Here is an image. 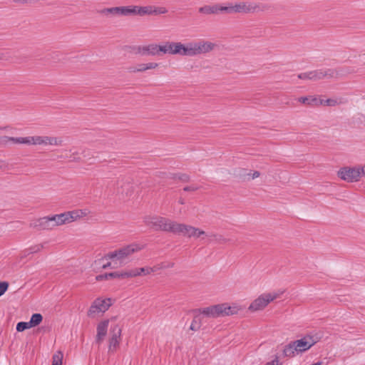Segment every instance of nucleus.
Listing matches in <instances>:
<instances>
[{
  "label": "nucleus",
  "instance_id": "obj_1",
  "mask_svg": "<svg viewBox=\"0 0 365 365\" xmlns=\"http://www.w3.org/2000/svg\"><path fill=\"white\" fill-rule=\"evenodd\" d=\"M217 47L215 43L204 39L190 41L185 44L181 42L165 41L160 44L159 51L160 56L170 54L192 57L210 53Z\"/></svg>",
  "mask_w": 365,
  "mask_h": 365
},
{
  "label": "nucleus",
  "instance_id": "obj_2",
  "mask_svg": "<svg viewBox=\"0 0 365 365\" xmlns=\"http://www.w3.org/2000/svg\"><path fill=\"white\" fill-rule=\"evenodd\" d=\"M63 140L61 137L49 135H29L25 137H0V143L6 145L9 143L16 145H26L28 146L51 145L62 146Z\"/></svg>",
  "mask_w": 365,
  "mask_h": 365
},
{
  "label": "nucleus",
  "instance_id": "obj_3",
  "mask_svg": "<svg viewBox=\"0 0 365 365\" xmlns=\"http://www.w3.org/2000/svg\"><path fill=\"white\" fill-rule=\"evenodd\" d=\"M240 310L241 307L237 304L222 303L199 309L196 312L208 318H218L237 314Z\"/></svg>",
  "mask_w": 365,
  "mask_h": 365
},
{
  "label": "nucleus",
  "instance_id": "obj_4",
  "mask_svg": "<svg viewBox=\"0 0 365 365\" xmlns=\"http://www.w3.org/2000/svg\"><path fill=\"white\" fill-rule=\"evenodd\" d=\"M317 343L312 336H305L304 337L291 341L283 349V355L285 357H294L296 354L304 352L309 350Z\"/></svg>",
  "mask_w": 365,
  "mask_h": 365
},
{
  "label": "nucleus",
  "instance_id": "obj_5",
  "mask_svg": "<svg viewBox=\"0 0 365 365\" xmlns=\"http://www.w3.org/2000/svg\"><path fill=\"white\" fill-rule=\"evenodd\" d=\"M143 222L148 227L156 231L170 232L173 234L178 223L168 218L157 215H147L143 218Z\"/></svg>",
  "mask_w": 365,
  "mask_h": 365
},
{
  "label": "nucleus",
  "instance_id": "obj_6",
  "mask_svg": "<svg viewBox=\"0 0 365 365\" xmlns=\"http://www.w3.org/2000/svg\"><path fill=\"white\" fill-rule=\"evenodd\" d=\"M143 248V245L133 243L108 253L105 258L118 262L120 264H124L128 258L134 253L140 251Z\"/></svg>",
  "mask_w": 365,
  "mask_h": 365
},
{
  "label": "nucleus",
  "instance_id": "obj_7",
  "mask_svg": "<svg viewBox=\"0 0 365 365\" xmlns=\"http://www.w3.org/2000/svg\"><path fill=\"white\" fill-rule=\"evenodd\" d=\"M283 292H264L252 302L248 307L250 312H257L264 309L269 303L279 298Z\"/></svg>",
  "mask_w": 365,
  "mask_h": 365
},
{
  "label": "nucleus",
  "instance_id": "obj_8",
  "mask_svg": "<svg viewBox=\"0 0 365 365\" xmlns=\"http://www.w3.org/2000/svg\"><path fill=\"white\" fill-rule=\"evenodd\" d=\"M175 231L174 234L182 235L189 238L201 239L205 240L207 234L205 233L202 230L193 227L192 225L177 223Z\"/></svg>",
  "mask_w": 365,
  "mask_h": 365
},
{
  "label": "nucleus",
  "instance_id": "obj_9",
  "mask_svg": "<svg viewBox=\"0 0 365 365\" xmlns=\"http://www.w3.org/2000/svg\"><path fill=\"white\" fill-rule=\"evenodd\" d=\"M112 305V299L110 298H97L96 299L88 311L89 317H94L100 313H104Z\"/></svg>",
  "mask_w": 365,
  "mask_h": 365
},
{
  "label": "nucleus",
  "instance_id": "obj_10",
  "mask_svg": "<svg viewBox=\"0 0 365 365\" xmlns=\"http://www.w3.org/2000/svg\"><path fill=\"white\" fill-rule=\"evenodd\" d=\"M337 176L347 182H358L361 178L360 167H343L338 170Z\"/></svg>",
  "mask_w": 365,
  "mask_h": 365
},
{
  "label": "nucleus",
  "instance_id": "obj_11",
  "mask_svg": "<svg viewBox=\"0 0 365 365\" xmlns=\"http://www.w3.org/2000/svg\"><path fill=\"white\" fill-rule=\"evenodd\" d=\"M51 229L53 230L58 226H61L65 224L71 223L75 221V219L78 217L76 212H63L58 215L48 216Z\"/></svg>",
  "mask_w": 365,
  "mask_h": 365
},
{
  "label": "nucleus",
  "instance_id": "obj_12",
  "mask_svg": "<svg viewBox=\"0 0 365 365\" xmlns=\"http://www.w3.org/2000/svg\"><path fill=\"white\" fill-rule=\"evenodd\" d=\"M310 81H319L324 78H338L342 76L343 73L341 70L338 71L331 68L327 69H318L310 71Z\"/></svg>",
  "mask_w": 365,
  "mask_h": 365
},
{
  "label": "nucleus",
  "instance_id": "obj_13",
  "mask_svg": "<svg viewBox=\"0 0 365 365\" xmlns=\"http://www.w3.org/2000/svg\"><path fill=\"white\" fill-rule=\"evenodd\" d=\"M122 329L119 325H114L110 330V336L109 339L108 351L114 352L119 346L121 340Z\"/></svg>",
  "mask_w": 365,
  "mask_h": 365
},
{
  "label": "nucleus",
  "instance_id": "obj_14",
  "mask_svg": "<svg viewBox=\"0 0 365 365\" xmlns=\"http://www.w3.org/2000/svg\"><path fill=\"white\" fill-rule=\"evenodd\" d=\"M99 13L109 17L130 16L128 6L104 8Z\"/></svg>",
  "mask_w": 365,
  "mask_h": 365
},
{
  "label": "nucleus",
  "instance_id": "obj_15",
  "mask_svg": "<svg viewBox=\"0 0 365 365\" xmlns=\"http://www.w3.org/2000/svg\"><path fill=\"white\" fill-rule=\"evenodd\" d=\"M160 45L151 43L140 46L136 48V53L141 56H160Z\"/></svg>",
  "mask_w": 365,
  "mask_h": 365
},
{
  "label": "nucleus",
  "instance_id": "obj_16",
  "mask_svg": "<svg viewBox=\"0 0 365 365\" xmlns=\"http://www.w3.org/2000/svg\"><path fill=\"white\" fill-rule=\"evenodd\" d=\"M30 227L36 229L38 230H51V222L49 217H43L31 222Z\"/></svg>",
  "mask_w": 365,
  "mask_h": 365
},
{
  "label": "nucleus",
  "instance_id": "obj_17",
  "mask_svg": "<svg viewBox=\"0 0 365 365\" xmlns=\"http://www.w3.org/2000/svg\"><path fill=\"white\" fill-rule=\"evenodd\" d=\"M256 4L248 2H240L233 5V13H250L254 12L257 9Z\"/></svg>",
  "mask_w": 365,
  "mask_h": 365
},
{
  "label": "nucleus",
  "instance_id": "obj_18",
  "mask_svg": "<svg viewBox=\"0 0 365 365\" xmlns=\"http://www.w3.org/2000/svg\"><path fill=\"white\" fill-rule=\"evenodd\" d=\"M129 15L131 16H144L146 14H153V6H128Z\"/></svg>",
  "mask_w": 365,
  "mask_h": 365
},
{
  "label": "nucleus",
  "instance_id": "obj_19",
  "mask_svg": "<svg viewBox=\"0 0 365 365\" xmlns=\"http://www.w3.org/2000/svg\"><path fill=\"white\" fill-rule=\"evenodd\" d=\"M108 323V320H104L98 324L97 327L96 336V340L98 342H101L106 335Z\"/></svg>",
  "mask_w": 365,
  "mask_h": 365
},
{
  "label": "nucleus",
  "instance_id": "obj_20",
  "mask_svg": "<svg viewBox=\"0 0 365 365\" xmlns=\"http://www.w3.org/2000/svg\"><path fill=\"white\" fill-rule=\"evenodd\" d=\"M298 102L308 106H319V100L314 96H305L298 98Z\"/></svg>",
  "mask_w": 365,
  "mask_h": 365
},
{
  "label": "nucleus",
  "instance_id": "obj_21",
  "mask_svg": "<svg viewBox=\"0 0 365 365\" xmlns=\"http://www.w3.org/2000/svg\"><path fill=\"white\" fill-rule=\"evenodd\" d=\"M202 314H200L199 313L195 314L194 316V318L191 322V324H190V329L192 330V331H198L201 328V326L202 324Z\"/></svg>",
  "mask_w": 365,
  "mask_h": 365
},
{
  "label": "nucleus",
  "instance_id": "obj_22",
  "mask_svg": "<svg viewBox=\"0 0 365 365\" xmlns=\"http://www.w3.org/2000/svg\"><path fill=\"white\" fill-rule=\"evenodd\" d=\"M199 12L205 14H218V4L200 7Z\"/></svg>",
  "mask_w": 365,
  "mask_h": 365
},
{
  "label": "nucleus",
  "instance_id": "obj_23",
  "mask_svg": "<svg viewBox=\"0 0 365 365\" xmlns=\"http://www.w3.org/2000/svg\"><path fill=\"white\" fill-rule=\"evenodd\" d=\"M43 319V317L41 314H34L30 321L29 322L31 327H34L38 325Z\"/></svg>",
  "mask_w": 365,
  "mask_h": 365
},
{
  "label": "nucleus",
  "instance_id": "obj_24",
  "mask_svg": "<svg viewBox=\"0 0 365 365\" xmlns=\"http://www.w3.org/2000/svg\"><path fill=\"white\" fill-rule=\"evenodd\" d=\"M341 103V100L329 98L327 100H319V105H324L328 106H336Z\"/></svg>",
  "mask_w": 365,
  "mask_h": 365
},
{
  "label": "nucleus",
  "instance_id": "obj_25",
  "mask_svg": "<svg viewBox=\"0 0 365 365\" xmlns=\"http://www.w3.org/2000/svg\"><path fill=\"white\" fill-rule=\"evenodd\" d=\"M43 249V244H38L33 246H31L27 250L24 251L25 255L29 254L37 253Z\"/></svg>",
  "mask_w": 365,
  "mask_h": 365
},
{
  "label": "nucleus",
  "instance_id": "obj_26",
  "mask_svg": "<svg viewBox=\"0 0 365 365\" xmlns=\"http://www.w3.org/2000/svg\"><path fill=\"white\" fill-rule=\"evenodd\" d=\"M128 71L129 73H143L145 72V68L143 63L138 64L137 66H129L128 68Z\"/></svg>",
  "mask_w": 365,
  "mask_h": 365
},
{
  "label": "nucleus",
  "instance_id": "obj_27",
  "mask_svg": "<svg viewBox=\"0 0 365 365\" xmlns=\"http://www.w3.org/2000/svg\"><path fill=\"white\" fill-rule=\"evenodd\" d=\"M63 357V353L60 351H57L53 356L52 365H62Z\"/></svg>",
  "mask_w": 365,
  "mask_h": 365
},
{
  "label": "nucleus",
  "instance_id": "obj_28",
  "mask_svg": "<svg viewBox=\"0 0 365 365\" xmlns=\"http://www.w3.org/2000/svg\"><path fill=\"white\" fill-rule=\"evenodd\" d=\"M206 237L208 239L209 241H211L212 240H215L217 242H226L227 240L224 237H222L221 235H217L215 234H207L206 235Z\"/></svg>",
  "mask_w": 365,
  "mask_h": 365
},
{
  "label": "nucleus",
  "instance_id": "obj_29",
  "mask_svg": "<svg viewBox=\"0 0 365 365\" xmlns=\"http://www.w3.org/2000/svg\"><path fill=\"white\" fill-rule=\"evenodd\" d=\"M220 13H226V14H232L233 13V5L222 6L218 5V14Z\"/></svg>",
  "mask_w": 365,
  "mask_h": 365
},
{
  "label": "nucleus",
  "instance_id": "obj_30",
  "mask_svg": "<svg viewBox=\"0 0 365 365\" xmlns=\"http://www.w3.org/2000/svg\"><path fill=\"white\" fill-rule=\"evenodd\" d=\"M31 328L29 322H19L16 325V330L18 331H23L27 329H30Z\"/></svg>",
  "mask_w": 365,
  "mask_h": 365
},
{
  "label": "nucleus",
  "instance_id": "obj_31",
  "mask_svg": "<svg viewBox=\"0 0 365 365\" xmlns=\"http://www.w3.org/2000/svg\"><path fill=\"white\" fill-rule=\"evenodd\" d=\"M139 271H140V275L141 274H149L151 272L157 271V267L154 266L153 267H142V268H139Z\"/></svg>",
  "mask_w": 365,
  "mask_h": 365
},
{
  "label": "nucleus",
  "instance_id": "obj_32",
  "mask_svg": "<svg viewBox=\"0 0 365 365\" xmlns=\"http://www.w3.org/2000/svg\"><path fill=\"white\" fill-rule=\"evenodd\" d=\"M143 65H144L145 71L148 70L155 69L159 66V64L155 62H149V63H143Z\"/></svg>",
  "mask_w": 365,
  "mask_h": 365
},
{
  "label": "nucleus",
  "instance_id": "obj_33",
  "mask_svg": "<svg viewBox=\"0 0 365 365\" xmlns=\"http://www.w3.org/2000/svg\"><path fill=\"white\" fill-rule=\"evenodd\" d=\"M157 270L160 269H169L173 268L174 267L173 262H163L160 264L156 266Z\"/></svg>",
  "mask_w": 365,
  "mask_h": 365
},
{
  "label": "nucleus",
  "instance_id": "obj_34",
  "mask_svg": "<svg viewBox=\"0 0 365 365\" xmlns=\"http://www.w3.org/2000/svg\"><path fill=\"white\" fill-rule=\"evenodd\" d=\"M167 12V9L164 7H153V14H163Z\"/></svg>",
  "mask_w": 365,
  "mask_h": 365
},
{
  "label": "nucleus",
  "instance_id": "obj_35",
  "mask_svg": "<svg viewBox=\"0 0 365 365\" xmlns=\"http://www.w3.org/2000/svg\"><path fill=\"white\" fill-rule=\"evenodd\" d=\"M110 278H122L124 279V272H114L108 273Z\"/></svg>",
  "mask_w": 365,
  "mask_h": 365
},
{
  "label": "nucleus",
  "instance_id": "obj_36",
  "mask_svg": "<svg viewBox=\"0 0 365 365\" xmlns=\"http://www.w3.org/2000/svg\"><path fill=\"white\" fill-rule=\"evenodd\" d=\"M9 283L6 282H0V297L3 295L8 289Z\"/></svg>",
  "mask_w": 365,
  "mask_h": 365
},
{
  "label": "nucleus",
  "instance_id": "obj_37",
  "mask_svg": "<svg viewBox=\"0 0 365 365\" xmlns=\"http://www.w3.org/2000/svg\"><path fill=\"white\" fill-rule=\"evenodd\" d=\"M69 212H76V215H78V217L75 219V220L81 218V217H83L84 216H86L87 215V212L86 210H73V211H70Z\"/></svg>",
  "mask_w": 365,
  "mask_h": 365
},
{
  "label": "nucleus",
  "instance_id": "obj_38",
  "mask_svg": "<svg viewBox=\"0 0 365 365\" xmlns=\"http://www.w3.org/2000/svg\"><path fill=\"white\" fill-rule=\"evenodd\" d=\"M298 78L302 80H310V72H305L298 75Z\"/></svg>",
  "mask_w": 365,
  "mask_h": 365
},
{
  "label": "nucleus",
  "instance_id": "obj_39",
  "mask_svg": "<svg viewBox=\"0 0 365 365\" xmlns=\"http://www.w3.org/2000/svg\"><path fill=\"white\" fill-rule=\"evenodd\" d=\"M108 279H110V276H108V273L104 274H99V275L96 276V279L97 281H101V280Z\"/></svg>",
  "mask_w": 365,
  "mask_h": 365
},
{
  "label": "nucleus",
  "instance_id": "obj_40",
  "mask_svg": "<svg viewBox=\"0 0 365 365\" xmlns=\"http://www.w3.org/2000/svg\"><path fill=\"white\" fill-rule=\"evenodd\" d=\"M198 189L197 187L191 185V186H186L183 188V190L185 192H194Z\"/></svg>",
  "mask_w": 365,
  "mask_h": 365
},
{
  "label": "nucleus",
  "instance_id": "obj_41",
  "mask_svg": "<svg viewBox=\"0 0 365 365\" xmlns=\"http://www.w3.org/2000/svg\"><path fill=\"white\" fill-rule=\"evenodd\" d=\"M124 277H125V278H131V277H134V274H133V269H130V270H128V271H125V272H124Z\"/></svg>",
  "mask_w": 365,
  "mask_h": 365
},
{
  "label": "nucleus",
  "instance_id": "obj_42",
  "mask_svg": "<svg viewBox=\"0 0 365 365\" xmlns=\"http://www.w3.org/2000/svg\"><path fill=\"white\" fill-rule=\"evenodd\" d=\"M259 175H260V173H259V171H255V172L252 174V175H251V178H252V179H255V178H257L259 177Z\"/></svg>",
  "mask_w": 365,
  "mask_h": 365
},
{
  "label": "nucleus",
  "instance_id": "obj_43",
  "mask_svg": "<svg viewBox=\"0 0 365 365\" xmlns=\"http://www.w3.org/2000/svg\"><path fill=\"white\" fill-rule=\"evenodd\" d=\"M133 274H134V277L140 275V271H139V268L133 269Z\"/></svg>",
  "mask_w": 365,
  "mask_h": 365
},
{
  "label": "nucleus",
  "instance_id": "obj_44",
  "mask_svg": "<svg viewBox=\"0 0 365 365\" xmlns=\"http://www.w3.org/2000/svg\"><path fill=\"white\" fill-rule=\"evenodd\" d=\"M279 364V360L277 358L272 361L271 362H269L267 365H278Z\"/></svg>",
  "mask_w": 365,
  "mask_h": 365
},
{
  "label": "nucleus",
  "instance_id": "obj_45",
  "mask_svg": "<svg viewBox=\"0 0 365 365\" xmlns=\"http://www.w3.org/2000/svg\"><path fill=\"white\" fill-rule=\"evenodd\" d=\"M180 179L183 181H187L189 180V176L185 174H183L180 177Z\"/></svg>",
  "mask_w": 365,
  "mask_h": 365
},
{
  "label": "nucleus",
  "instance_id": "obj_46",
  "mask_svg": "<svg viewBox=\"0 0 365 365\" xmlns=\"http://www.w3.org/2000/svg\"><path fill=\"white\" fill-rule=\"evenodd\" d=\"M6 60V56L4 53L0 52V61Z\"/></svg>",
  "mask_w": 365,
  "mask_h": 365
},
{
  "label": "nucleus",
  "instance_id": "obj_47",
  "mask_svg": "<svg viewBox=\"0 0 365 365\" xmlns=\"http://www.w3.org/2000/svg\"><path fill=\"white\" fill-rule=\"evenodd\" d=\"M360 172H361V175H362L365 176V164L363 166L360 167Z\"/></svg>",
  "mask_w": 365,
  "mask_h": 365
},
{
  "label": "nucleus",
  "instance_id": "obj_48",
  "mask_svg": "<svg viewBox=\"0 0 365 365\" xmlns=\"http://www.w3.org/2000/svg\"><path fill=\"white\" fill-rule=\"evenodd\" d=\"M179 203L181 204V205H183L185 203V200L184 199L182 198H180L179 200Z\"/></svg>",
  "mask_w": 365,
  "mask_h": 365
},
{
  "label": "nucleus",
  "instance_id": "obj_49",
  "mask_svg": "<svg viewBox=\"0 0 365 365\" xmlns=\"http://www.w3.org/2000/svg\"><path fill=\"white\" fill-rule=\"evenodd\" d=\"M109 266H110V262H108V264H104V265L103 266V267L105 269V268H106V267H109Z\"/></svg>",
  "mask_w": 365,
  "mask_h": 365
},
{
  "label": "nucleus",
  "instance_id": "obj_50",
  "mask_svg": "<svg viewBox=\"0 0 365 365\" xmlns=\"http://www.w3.org/2000/svg\"><path fill=\"white\" fill-rule=\"evenodd\" d=\"M322 361H318L317 363H314V364L312 365H322Z\"/></svg>",
  "mask_w": 365,
  "mask_h": 365
},
{
  "label": "nucleus",
  "instance_id": "obj_51",
  "mask_svg": "<svg viewBox=\"0 0 365 365\" xmlns=\"http://www.w3.org/2000/svg\"><path fill=\"white\" fill-rule=\"evenodd\" d=\"M78 160H79V158H73V160H77L78 161Z\"/></svg>",
  "mask_w": 365,
  "mask_h": 365
},
{
  "label": "nucleus",
  "instance_id": "obj_52",
  "mask_svg": "<svg viewBox=\"0 0 365 365\" xmlns=\"http://www.w3.org/2000/svg\"><path fill=\"white\" fill-rule=\"evenodd\" d=\"M2 168V166L0 165V169Z\"/></svg>",
  "mask_w": 365,
  "mask_h": 365
}]
</instances>
